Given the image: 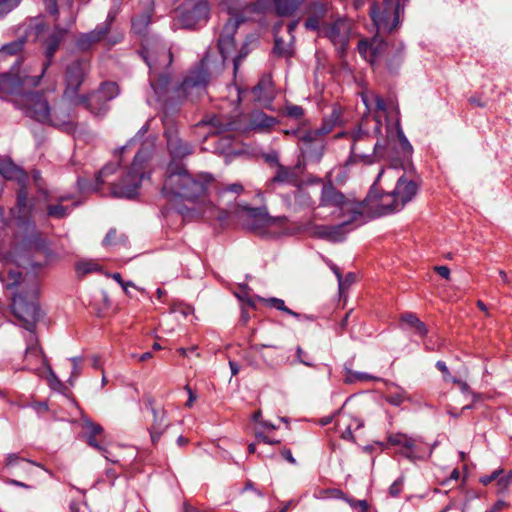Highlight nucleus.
Returning <instances> with one entry per match:
<instances>
[{
  "label": "nucleus",
  "instance_id": "nucleus-1",
  "mask_svg": "<svg viewBox=\"0 0 512 512\" xmlns=\"http://www.w3.org/2000/svg\"><path fill=\"white\" fill-rule=\"evenodd\" d=\"M62 34L63 32H60V35L51 36V38L47 42L45 55L48 61L44 64L40 75L29 76L27 74H5V76H10L19 79V88H17V90L13 92L0 91V97L5 98L8 96H12L11 100L17 107H19L28 117L41 123L49 122L53 123L54 125H57V123L54 122L51 118L50 105L47 99L45 98L44 94L25 93V90L39 85L46 68L50 64V59L54 56V53L58 48Z\"/></svg>",
  "mask_w": 512,
  "mask_h": 512
},
{
  "label": "nucleus",
  "instance_id": "nucleus-2",
  "mask_svg": "<svg viewBox=\"0 0 512 512\" xmlns=\"http://www.w3.org/2000/svg\"><path fill=\"white\" fill-rule=\"evenodd\" d=\"M318 208H327L330 213L338 217H347L342 224L337 226H321L317 228V234L321 238L331 241H340L342 229L345 225L357 220L364 212V204L353 198L346 197L331 183L324 184L321 189Z\"/></svg>",
  "mask_w": 512,
  "mask_h": 512
},
{
  "label": "nucleus",
  "instance_id": "nucleus-3",
  "mask_svg": "<svg viewBox=\"0 0 512 512\" xmlns=\"http://www.w3.org/2000/svg\"><path fill=\"white\" fill-rule=\"evenodd\" d=\"M212 181L213 178L210 174L191 176L183 168L173 170L170 167L162 191L167 196H179L190 201H195L205 194L207 186Z\"/></svg>",
  "mask_w": 512,
  "mask_h": 512
},
{
  "label": "nucleus",
  "instance_id": "nucleus-4",
  "mask_svg": "<svg viewBox=\"0 0 512 512\" xmlns=\"http://www.w3.org/2000/svg\"><path fill=\"white\" fill-rule=\"evenodd\" d=\"M370 118L365 116L362 118L358 128L351 132V155L354 158L366 159L367 163H373L381 160L374 155V144L372 143L373 136L368 131V122Z\"/></svg>",
  "mask_w": 512,
  "mask_h": 512
},
{
  "label": "nucleus",
  "instance_id": "nucleus-5",
  "mask_svg": "<svg viewBox=\"0 0 512 512\" xmlns=\"http://www.w3.org/2000/svg\"><path fill=\"white\" fill-rule=\"evenodd\" d=\"M370 14L379 33L391 32L399 24L400 5L395 0H384L372 6Z\"/></svg>",
  "mask_w": 512,
  "mask_h": 512
},
{
  "label": "nucleus",
  "instance_id": "nucleus-6",
  "mask_svg": "<svg viewBox=\"0 0 512 512\" xmlns=\"http://www.w3.org/2000/svg\"><path fill=\"white\" fill-rule=\"evenodd\" d=\"M144 157L140 154L135 155L131 171L118 183L112 187V194L121 198H133L137 195L139 185L142 181V163Z\"/></svg>",
  "mask_w": 512,
  "mask_h": 512
},
{
  "label": "nucleus",
  "instance_id": "nucleus-7",
  "mask_svg": "<svg viewBox=\"0 0 512 512\" xmlns=\"http://www.w3.org/2000/svg\"><path fill=\"white\" fill-rule=\"evenodd\" d=\"M209 16L207 0H189L177 10L178 22L182 27L191 28Z\"/></svg>",
  "mask_w": 512,
  "mask_h": 512
},
{
  "label": "nucleus",
  "instance_id": "nucleus-8",
  "mask_svg": "<svg viewBox=\"0 0 512 512\" xmlns=\"http://www.w3.org/2000/svg\"><path fill=\"white\" fill-rule=\"evenodd\" d=\"M238 25V20L230 18L223 28L218 44L223 63L229 59L233 60L235 70L238 69L241 59L246 55V53H237L236 50L233 34L238 28Z\"/></svg>",
  "mask_w": 512,
  "mask_h": 512
},
{
  "label": "nucleus",
  "instance_id": "nucleus-9",
  "mask_svg": "<svg viewBox=\"0 0 512 512\" xmlns=\"http://www.w3.org/2000/svg\"><path fill=\"white\" fill-rule=\"evenodd\" d=\"M386 133V139L383 141L377 140L374 143L375 157L384 159L388 158L390 156V149L392 148V143L394 142L395 137H397L399 140L403 154L410 155L412 153L413 148L408 139L405 137L399 121L396 122L394 128L387 127Z\"/></svg>",
  "mask_w": 512,
  "mask_h": 512
},
{
  "label": "nucleus",
  "instance_id": "nucleus-10",
  "mask_svg": "<svg viewBox=\"0 0 512 512\" xmlns=\"http://www.w3.org/2000/svg\"><path fill=\"white\" fill-rule=\"evenodd\" d=\"M118 93V86L115 83H105L97 92L90 94L83 101L87 102V107L91 112L100 115L106 111V103L115 98Z\"/></svg>",
  "mask_w": 512,
  "mask_h": 512
},
{
  "label": "nucleus",
  "instance_id": "nucleus-11",
  "mask_svg": "<svg viewBox=\"0 0 512 512\" xmlns=\"http://www.w3.org/2000/svg\"><path fill=\"white\" fill-rule=\"evenodd\" d=\"M208 68L209 58L205 57L201 62V67L191 72L183 81L182 90L187 96H199L205 90L208 82Z\"/></svg>",
  "mask_w": 512,
  "mask_h": 512
},
{
  "label": "nucleus",
  "instance_id": "nucleus-12",
  "mask_svg": "<svg viewBox=\"0 0 512 512\" xmlns=\"http://www.w3.org/2000/svg\"><path fill=\"white\" fill-rule=\"evenodd\" d=\"M12 310L15 316L23 321L26 329L32 331L39 316L37 305L26 301L22 295H15L12 301Z\"/></svg>",
  "mask_w": 512,
  "mask_h": 512
},
{
  "label": "nucleus",
  "instance_id": "nucleus-13",
  "mask_svg": "<svg viewBox=\"0 0 512 512\" xmlns=\"http://www.w3.org/2000/svg\"><path fill=\"white\" fill-rule=\"evenodd\" d=\"M350 23L345 19H338L330 27L323 30L337 50L342 54L346 50L350 37Z\"/></svg>",
  "mask_w": 512,
  "mask_h": 512
},
{
  "label": "nucleus",
  "instance_id": "nucleus-14",
  "mask_svg": "<svg viewBox=\"0 0 512 512\" xmlns=\"http://www.w3.org/2000/svg\"><path fill=\"white\" fill-rule=\"evenodd\" d=\"M386 47V43L377 36H375L371 41L361 40L358 43L359 53L371 65L376 64L382 58Z\"/></svg>",
  "mask_w": 512,
  "mask_h": 512
},
{
  "label": "nucleus",
  "instance_id": "nucleus-15",
  "mask_svg": "<svg viewBox=\"0 0 512 512\" xmlns=\"http://www.w3.org/2000/svg\"><path fill=\"white\" fill-rule=\"evenodd\" d=\"M88 66L86 61H77L68 68L66 75L67 88L65 91L67 96L71 97L77 92L83 82Z\"/></svg>",
  "mask_w": 512,
  "mask_h": 512
},
{
  "label": "nucleus",
  "instance_id": "nucleus-16",
  "mask_svg": "<svg viewBox=\"0 0 512 512\" xmlns=\"http://www.w3.org/2000/svg\"><path fill=\"white\" fill-rule=\"evenodd\" d=\"M373 194L374 192H370L369 194L371 207L377 210L380 214L391 213L402 209L401 204L399 203V200L396 198L393 191L390 193L382 194L379 199H373Z\"/></svg>",
  "mask_w": 512,
  "mask_h": 512
},
{
  "label": "nucleus",
  "instance_id": "nucleus-17",
  "mask_svg": "<svg viewBox=\"0 0 512 512\" xmlns=\"http://www.w3.org/2000/svg\"><path fill=\"white\" fill-rule=\"evenodd\" d=\"M143 58L153 73H158L170 66L172 54L162 49L161 51H146Z\"/></svg>",
  "mask_w": 512,
  "mask_h": 512
},
{
  "label": "nucleus",
  "instance_id": "nucleus-18",
  "mask_svg": "<svg viewBox=\"0 0 512 512\" xmlns=\"http://www.w3.org/2000/svg\"><path fill=\"white\" fill-rule=\"evenodd\" d=\"M418 186L414 181L400 177L393 192L403 208L417 194Z\"/></svg>",
  "mask_w": 512,
  "mask_h": 512
},
{
  "label": "nucleus",
  "instance_id": "nucleus-19",
  "mask_svg": "<svg viewBox=\"0 0 512 512\" xmlns=\"http://www.w3.org/2000/svg\"><path fill=\"white\" fill-rule=\"evenodd\" d=\"M327 12L328 3L326 1L321 0L314 3L310 9V16L305 22V28L308 30H319Z\"/></svg>",
  "mask_w": 512,
  "mask_h": 512
},
{
  "label": "nucleus",
  "instance_id": "nucleus-20",
  "mask_svg": "<svg viewBox=\"0 0 512 512\" xmlns=\"http://www.w3.org/2000/svg\"><path fill=\"white\" fill-rule=\"evenodd\" d=\"M362 426L363 423L361 420L344 413L339 414L336 422V428L344 439H352V430L359 429Z\"/></svg>",
  "mask_w": 512,
  "mask_h": 512
},
{
  "label": "nucleus",
  "instance_id": "nucleus-21",
  "mask_svg": "<svg viewBox=\"0 0 512 512\" xmlns=\"http://www.w3.org/2000/svg\"><path fill=\"white\" fill-rule=\"evenodd\" d=\"M30 355H35L36 357L39 358V360H41L43 362V365L46 367L47 372H48V379L47 380H48L49 385L51 387H53V388H55L56 386L60 385V382L57 379L55 373L53 372L52 368L49 366L47 360L43 356V353H42L41 349L38 348L37 346H31V347L27 348V358Z\"/></svg>",
  "mask_w": 512,
  "mask_h": 512
},
{
  "label": "nucleus",
  "instance_id": "nucleus-22",
  "mask_svg": "<svg viewBox=\"0 0 512 512\" xmlns=\"http://www.w3.org/2000/svg\"><path fill=\"white\" fill-rule=\"evenodd\" d=\"M389 443L394 446H401L406 450L408 457L412 456L413 448L415 447V440L405 434H395L389 437Z\"/></svg>",
  "mask_w": 512,
  "mask_h": 512
},
{
  "label": "nucleus",
  "instance_id": "nucleus-23",
  "mask_svg": "<svg viewBox=\"0 0 512 512\" xmlns=\"http://www.w3.org/2000/svg\"><path fill=\"white\" fill-rule=\"evenodd\" d=\"M259 301L261 303H263L264 305H266L267 307L275 308V309H277L279 311L285 312L288 315H291V316H293L296 319H300L302 317L299 313L290 310L285 305L284 300H282L280 298H276V297L262 298V297H259Z\"/></svg>",
  "mask_w": 512,
  "mask_h": 512
},
{
  "label": "nucleus",
  "instance_id": "nucleus-24",
  "mask_svg": "<svg viewBox=\"0 0 512 512\" xmlns=\"http://www.w3.org/2000/svg\"><path fill=\"white\" fill-rule=\"evenodd\" d=\"M303 0H275V8L280 16L293 14L301 5Z\"/></svg>",
  "mask_w": 512,
  "mask_h": 512
},
{
  "label": "nucleus",
  "instance_id": "nucleus-25",
  "mask_svg": "<svg viewBox=\"0 0 512 512\" xmlns=\"http://www.w3.org/2000/svg\"><path fill=\"white\" fill-rule=\"evenodd\" d=\"M402 322L414 329V332L420 336H424L427 333L426 326L423 322H421L416 315L414 314H405L401 318Z\"/></svg>",
  "mask_w": 512,
  "mask_h": 512
},
{
  "label": "nucleus",
  "instance_id": "nucleus-26",
  "mask_svg": "<svg viewBox=\"0 0 512 512\" xmlns=\"http://www.w3.org/2000/svg\"><path fill=\"white\" fill-rule=\"evenodd\" d=\"M153 416H154V423L151 428V438L155 442L157 439H159L162 431L164 430V420H165V413L163 411H156L153 410Z\"/></svg>",
  "mask_w": 512,
  "mask_h": 512
},
{
  "label": "nucleus",
  "instance_id": "nucleus-27",
  "mask_svg": "<svg viewBox=\"0 0 512 512\" xmlns=\"http://www.w3.org/2000/svg\"><path fill=\"white\" fill-rule=\"evenodd\" d=\"M0 173L7 179H15L18 181L26 177L25 173L12 163L3 164L0 167Z\"/></svg>",
  "mask_w": 512,
  "mask_h": 512
},
{
  "label": "nucleus",
  "instance_id": "nucleus-28",
  "mask_svg": "<svg viewBox=\"0 0 512 512\" xmlns=\"http://www.w3.org/2000/svg\"><path fill=\"white\" fill-rule=\"evenodd\" d=\"M168 149L173 155L177 157H183L191 153L190 147L182 144L180 141L173 139L168 140Z\"/></svg>",
  "mask_w": 512,
  "mask_h": 512
},
{
  "label": "nucleus",
  "instance_id": "nucleus-29",
  "mask_svg": "<svg viewBox=\"0 0 512 512\" xmlns=\"http://www.w3.org/2000/svg\"><path fill=\"white\" fill-rule=\"evenodd\" d=\"M82 428L86 431V435L102 436L103 435V427L88 418H84L82 420Z\"/></svg>",
  "mask_w": 512,
  "mask_h": 512
},
{
  "label": "nucleus",
  "instance_id": "nucleus-30",
  "mask_svg": "<svg viewBox=\"0 0 512 512\" xmlns=\"http://www.w3.org/2000/svg\"><path fill=\"white\" fill-rule=\"evenodd\" d=\"M19 79L10 76H0V91L13 92L19 88Z\"/></svg>",
  "mask_w": 512,
  "mask_h": 512
},
{
  "label": "nucleus",
  "instance_id": "nucleus-31",
  "mask_svg": "<svg viewBox=\"0 0 512 512\" xmlns=\"http://www.w3.org/2000/svg\"><path fill=\"white\" fill-rule=\"evenodd\" d=\"M362 100L365 104V106L367 107V109L369 110L370 109V106L372 105V102L375 103V106L378 110H385V102L384 100L379 97L378 95H374L373 93H369V94H363L362 95Z\"/></svg>",
  "mask_w": 512,
  "mask_h": 512
},
{
  "label": "nucleus",
  "instance_id": "nucleus-32",
  "mask_svg": "<svg viewBox=\"0 0 512 512\" xmlns=\"http://www.w3.org/2000/svg\"><path fill=\"white\" fill-rule=\"evenodd\" d=\"M329 131L330 128H322L321 130L315 131H306L300 135V140L305 144L317 142L322 133H328Z\"/></svg>",
  "mask_w": 512,
  "mask_h": 512
},
{
  "label": "nucleus",
  "instance_id": "nucleus-33",
  "mask_svg": "<svg viewBox=\"0 0 512 512\" xmlns=\"http://www.w3.org/2000/svg\"><path fill=\"white\" fill-rule=\"evenodd\" d=\"M244 191V187L241 183H233L226 185L225 187L221 188L218 192V195L220 198L225 197L226 194L231 193L235 196H239Z\"/></svg>",
  "mask_w": 512,
  "mask_h": 512
},
{
  "label": "nucleus",
  "instance_id": "nucleus-34",
  "mask_svg": "<svg viewBox=\"0 0 512 512\" xmlns=\"http://www.w3.org/2000/svg\"><path fill=\"white\" fill-rule=\"evenodd\" d=\"M318 499H326V498H334V499H343L347 498L345 494L340 489H325L320 490L316 495Z\"/></svg>",
  "mask_w": 512,
  "mask_h": 512
},
{
  "label": "nucleus",
  "instance_id": "nucleus-35",
  "mask_svg": "<svg viewBox=\"0 0 512 512\" xmlns=\"http://www.w3.org/2000/svg\"><path fill=\"white\" fill-rule=\"evenodd\" d=\"M275 123V119L265 114L259 113L254 117V125L258 128H269Z\"/></svg>",
  "mask_w": 512,
  "mask_h": 512
},
{
  "label": "nucleus",
  "instance_id": "nucleus-36",
  "mask_svg": "<svg viewBox=\"0 0 512 512\" xmlns=\"http://www.w3.org/2000/svg\"><path fill=\"white\" fill-rule=\"evenodd\" d=\"M98 269V265L93 262H80L76 266L77 273L79 275H85L91 272H94Z\"/></svg>",
  "mask_w": 512,
  "mask_h": 512
},
{
  "label": "nucleus",
  "instance_id": "nucleus-37",
  "mask_svg": "<svg viewBox=\"0 0 512 512\" xmlns=\"http://www.w3.org/2000/svg\"><path fill=\"white\" fill-rule=\"evenodd\" d=\"M20 0H0V17H3L14 9Z\"/></svg>",
  "mask_w": 512,
  "mask_h": 512
},
{
  "label": "nucleus",
  "instance_id": "nucleus-38",
  "mask_svg": "<svg viewBox=\"0 0 512 512\" xmlns=\"http://www.w3.org/2000/svg\"><path fill=\"white\" fill-rule=\"evenodd\" d=\"M86 437L87 442L90 446L97 449L106 459H109V457L106 455V448L101 444L102 442H104V437L101 439V442H98L96 440V437H93V435H86Z\"/></svg>",
  "mask_w": 512,
  "mask_h": 512
},
{
  "label": "nucleus",
  "instance_id": "nucleus-39",
  "mask_svg": "<svg viewBox=\"0 0 512 512\" xmlns=\"http://www.w3.org/2000/svg\"><path fill=\"white\" fill-rule=\"evenodd\" d=\"M22 45H23V41H21V40L12 42L10 44L4 45L0 49V53H2V54H14V53H16V52L21 50Z\"/></svg>",
  "mask_w": 512,
  "mask_h": 512
},
{
  "label": "nucleus",
  "instance_id": "nucleus-40",
  "mask_svg": "<svg viewBox=\"0 0 512 512\" xmlns=\"http://www.w3.org/2000/svg\"><path fill=\"white\" fill-rule=\"evenodd\" d=\"M497 480V486L500 492H506L510 483H512V472L506 475L499 476Z\"/></svg>",
  "mask_w": 512,
  "mask_h": 512
},
{
  "label": "nucleus",
  "instance_id": "nucleus-41",
  "mask_svg": "<svg viewBox=\"0 0 512 512\" xmlns=\"http://www.w3.org/2000/svg\"><path fill=\"white\" fill-rule=\"evenodd\" d=\"M250 213L254 217L259 216L261 221L266 225H271L276 221L275 219L268 216L267 213L261 209H250Z\"/></svg>",
  "mask_w": 512,
  "mask_h": 512
},
{
  "label": "nucleus",
  "instance_id": "nucleus-42",
  "mask_svg": "<svg viewBox=\"0 0 512 512\" xmlns=\"http://www.w3.org/2000/svg\"><path fill=\"white\" fill-rule=\"evenodd\" d=\"M48 214L55 218H62L67 215V211L62 205H53L48 207Z\"/></svg>",
  "mask_w": 512,
  "mask_h": 512
},
{
  "label": "nucleus",
  "instance_id": "nucleus-43",
  "mask_svg": "<svg viewBox=\"0 0 512 512\" xmlns=\"http://www.w3.org/2000/svg\"><path fill=\"white\" fill-rule=\"evenodd\" d=\"M345 501L355 509H359L361 512H367L368 511V503L366 500H354L351 498H345Z\"/></svg>",
  "mask_w": 512,
  "mask_h": 512
},
{
  "label": "nucleus",
  "instance_id": "nucleus-44",
  "mask_svg": "<svg viewBox=\"0 0 512 512\" xmlns=\"http://www.w3.org/2000/svg\"><path fill=\"white\" fill-rule=\"evenodd\" d=\"M275 52H277L279 55L282 56H288L290 55V48L288 45H285V43L279 39L277 36L275 37Z\"/></svg>",
  "mask_w": 512,
  "mask_h": 512
},
{
  "label": "nucleus",
  "instance_id": "nucleus-45",
  "mask_svg": "<svg viewBox=\"0 0 512 512\" xmlns=\"http://www.w3.org/2000/svg\"><path fill=\"white\" fill-rule=\"evenodd\" d=\"M71 362H72V372H71V377L69 379V382L70 384L73 383V380L76 379L80 373H81V367H80V361L78 358H72L71 359Z\"/></svg>",
  "mask_w": 512,
  "mask_h": 512
},
{
  "label": "nucleus",
  "instance_id": "nucleus-46",
  "mask_svg": "<svg viewBox=\"0 0 512 512\" xmlns=\"http://www.w3.org/2000/svg\"><path fill=\"white\" fill-rule=\"evenodd\" d=\"M503 469H498V470H495L492 472L491 475H487V476H483L480 478V482L483 484V485H488L489 483H491L492 481L498 479V477L503 474Z\"/></svg>",
  "mask_w": 512,
  "mask_h": 512
},
{
  "label": "nucleus",
  "instance_id": "nucleus-47",
  "mask_svg": "<svg viewBox=\"0 0 512 512\" xmlns=\"http://www.w3.org/2000/svg\"><path fill=\"white\" fill-rule=\"evenodd\" d=\"M22 278V274L20 272L9 271V280L7 287L12 288L14 286L21 285L20 279Z\"/></svg>",
  "mask_w": 512,
  "mask_h": 512
},
{
  "label": "nucleus",
  "instance_id": "nucleus-48",
  "mask_svg": "<svg viewBox=\"0 0 512 512\" xmlns=\"http://www.w3.org/2000/svg\"><path fill=\"white\" fill-rule=\"evenodd\" d=\"M116 171V167L114 165H107L105 166L98 174V181L100 183L104 182V179L110 175L113 174Z\"/></svg>",
  "mask_w": 512,
  "mask_h": 512
},
{
  "label": "nucleus",
  "instance_id": "nucleus-49",
  "mask_svg": "<svg viewBox=\"0 0 512 512\" xmlns=\"http://www.w3.org/2000/svg\"><path fill=\"white\" fill-rule=\"evenodd\" d=\"M436 367L443 373V378L445 381H451L452 379H456L455 377H452L447 365L443 361H438L436 363Z\"/></svg>",
  "mask_w": 512,
  "mask_h": 512
},
{
  "label": "nucleus",
  "instance_id": "nucleus-50",
  "mask_svg": "<svg viewBox=\"0 0 512 512\" xmlns=\"http://www.w3.org/2000/svg\"><path fill=\"white\" fill-rule=\"evenodd\" d=\"M25 359L27 361V369H29V370H37V364L43 365V362L41 360H39V358L36 357L35 355H30L27 358V353H26Z\"/></svg>",
  "mask_w": 512,
  "mask_h": 512
},
{
  "label": "nucleus",
  "instance_id": "nucleus-51",
  "mask_svg": "<svg viewBox=\"0 0 512 512\" xmlns=\"http://www.w3.org/2000/svg\"><path fill=\"white\" fill-rule=\"evenodd\" d=\"M147 25H148V18L147 17H143L141 19L134 20L133 23H132L133 29L136 30L137 32H140Z\"/></svg>",
  "mask_w": 512,
  "mask_h": 512
},
{
  "label": "nucleus",
  "instance_id": "nucleus-52",
  "mask_svg": "<svg viewBox=\"0 0 512 512\" xmlns=\"http://www.w3.org/2000/svg\"><path fill=\"white\" fill-rule=\"evenodd\" d=\"M185 391L188 393V400L185 403V406L191 408L196 401L197 396L188 385L185 386Z\"/></svg>",
  "mask_w": 512,
  "mask_h": 512
},
{
  "label": "nucleus",
  "instance_id": "nucleus-53",
  "mask_svg": "<svg viewBox=\"0 0 512 512\" xmlns=\"http://www.w3.org/2000/svg\"><path fill=\"white\" fill-rule=\"evenodd\" d=\"M386 400L394 406H400L404 402V397L400 394H394V395H389L386 398Z\"/></svg>",
  "mask_w": 512,
  "mask_h": 512
},
{
  "label": "nucleus",
  "instance_id": "nucleus-54",
  "mask_svg": "<svg viewBox=\"0 0 512 512\" xmlns=\"http://www.w3.org/2000/svg\"><path fill=\"white\" fill-rule=\"evenodd\" d=\"M213 205L211 202H202V207L199 208V213L202 215H213Z\"/></svg>",
  "mask_w": 512,
  "mask_h": 512
},
{
  "label": "nucleus",
  "instance_id": "nucleus-55",
  "mask_svg": "<svg viewBox=\"0 0 512 512\" xmlns=\"http://www.w3.org/2000/svg\"><path fill=\"white\" fill-rule=\"evenodd\" d=\"M288 115L294 118H300L303 115V109L300 106H290L287 109Z\"/></svg>",
  "mask_w": 512,
  "mask_h": 512
},
{
  "label": "nucleus",
  "instance_id": "nucleus-56",
  "mask_svg": "<svg viewBox=\"0 0 512 512\" xmlns=\"http://www.w3.org/2000/svg\"><path fill=\"white\" fill-rule=\"evenodd\" d=\"M434 270L443 278L450 279V269L447 266H436Z\"/></svg>",
  "mask_w": 512,
  "mask_h": 512
},
{
  "label": "nucleus",
  "instance_id": "nucleus-57",
  "mask_svg": "<svg viewBox=\"0 0 512 512\" xmlns=\"http://www.w3.org/2000/svg\"><path fill=\"white\" fill-rule=\"evenodd\" d=\"M110 277L121 285L126 294H129L128 284H124V281L119 273H113L110 275Z\"/></svg>",
  "mask_w": 512,
  "mask_h": 512
},
{
  "label": "nucleus",
  "instance_id": "nucleus-58",
  "mask_svg": "<svg viewBox=\"0 0 512 512\" xmlns=\"http://www.w3.org/2000/svg\"><path fill=\"white\" fill-rule=\"evenodd\" d=\"M452 382L454 384H457L459 386L460 390L463 393H470V387H469V385L466 382L461 381V380H459L457 378L456 379H452Z\"/></svg>",
  "mask_w": 512,
  "mask_h": 512
},
{
  "label": "nucleus",
  "instance_id": "nucleus-59",
  "mask_svg": "<svg viewBox=\"0 0 512 512\" xmlns=\"http://www.w3.org/2000/svg\"><path fill=\"white\" fill-rule=\"evenodd\" d=\"M256 438L258 439L259 442H263L266 444H278L279 443L278 440H270L267 436H265L262 433H256Z\"/></svg>",
  "mask_w": 512,
  "mask_h": 512
},
{
  "label": "nucleus",
  "instance_id": "nucleus-60",
  "mask_svg": "<svg viewBox=\"0 0 512 512\" xmlns=\"http://www.w3.org/2000/svg\"><path fill=\"white\" fill-rule=\"evenodd\" d=\"M253 94L258 101L264 100V97L262 96V83L254 87Z\"/></svg>",
  "mask_w": 512,
  "mask_h": 512
},
{
  "label": "nucleus",
  "instance_id": "nucleus-61",
  "mask_svg": "<svg viewBox=\"0 0 512 512\" xmlns=\"http://www.w3.org/2000/svg\"><path fill=\"white\" fill-rule=\"evenodd\" d=\"M46 3V7L51 14L57 13V7L55 0H44Z\"/></svg>",
  "mask_w": 512,
  "mask_h": 512
},
{
  "label": "nucleus",
  "instance_id": "nucleus-62",
  "mask_svg": "<svg viewBox=\"0 0 512 512\" xmlns=\"http://www.w3.org/2000/svg\"><path fill=\"white\" fill-rule=\"evenodd\" d=\"M355 379L359 380V381H365V380H377L376 377H373L367 373H356L355 374Z\"/></svg>",
  "mask_w": 512,
  "mask_h": 512
},
{
  "label": "nucleus",
  "instance_id": "nucleus-63",
  "mask_svg": "<svg viewBox=\"0 0 512 512\" xmlns=\"http://www.w3.org/2000/svg\"><path fill=\"white\" fill-rule=\"evenodd\" d=\"M35 21H36V23H35L32 31H33V34H35V36L38 37L42 33L44 27L42 26L40 20L36 19Z\"/></svg>",
  "mask_w": 512,
  "mask_h": 512
},
{
  "label": "nucleus",
  "instance_id": "nucleus-64",
  "mask_svg": "<svg viewBox=\"0 0 512 512\" xmlns=\"http://www.w3.org/2000/svg\"><path fill=\"white\" fill-rule=\"evenodd\" d=\"M115 235H116V230L111 229V230L107 233V235H106V237H105V239H104V241H103V244H104V245H110V244L112 243V240H113V238L115 237Z\"/></svg>",
  "mask_w": 512,
  "mask_h": 512
}]
</instances>
